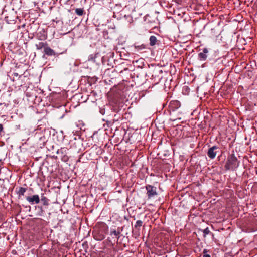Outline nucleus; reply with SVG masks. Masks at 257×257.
<instances>
[{
  "mask_svg": "<svg viewBox=\"0 0 257 257\" xmlns=\"http://www.w3.org/2000/svg\"><path fill=\"white\" fill-rule=\"evenodd\" d=\"M134 48L136 51H138L146 48V46L145 44H141L140 45H136V44L134 45Z\"/></svg>",
  "mask_w": 257,
  "mask_h": 257,
  "instance_id": "14",
  "label": "nucleus"
},
{
  "mask_svg": "<svg viewBox=\"0 0 257 257\" xmlns=\"http://www.w3.org/2000/svg\"><path fill=\"white\" fill-rule=\"evenodd\" d=\"M37 37L40 40H44L47 39V35L45 31L43 30L37 34Z\"/></svg>",
  "mask_w": 257,
  "mask_h": 257,
  "instance_id": "9",
  "label": "nucleus"
},
{
  "mask_svg": "<svg viewBox=\"0 0 257 257\" xmlns=\"http://www.w3.org/2000/svg\"><path fill=\"white\" fill-rule=\"evenodd\" d=\"M68 149L67 148H61L60 149L58 150L57 154H65L67 153Z\"/></svg>",
  "mask_w": 257,
  "mask_h": 257,
  "instance_id": "17",
  "label": "nucleus"
},
{
  "mask_svg": "<svg viewBox=\"0 0 257 257\" xmlns=\"http://www.w3.org/2000/svg\"><path fill=\"white\" fill-rule=\"evenodd\" d=\"M181 106L180 102L178 100H172L169 104V110L174 112Z\"/></svg>",
  "mask_w": 257,
  "mask_h": 257,
  "instance_id": "4",
  "label": "nucleus"
},
{
  "mask_svg": "<svg viewBox=\"0 0 257 257\" xmlns=\"http://www.w3.org/2000/svg\"><path fill=\"white\" fill-rule=\"evenodd\" d=\"M217 149H218V147L216 146H213L208 149L207 155L210 159H213L215 158L217 154V151L216 150Z\"/></svg>",
  "mask_w": 257,
  "mask_h": 257,
  "instance_id": "5",
  "label": "nucleus"
},
{
  "mask_svg": "<svg viewBox=\"0 0 257 257\" xmlns=\"http://www.w3.org/2000/svg\"><path fill=\"white\" fill-rule=\"evenodd\" d=\"M209 252L207 249H204L203 251V257H211L210 255L208 253Z\"/></svg>",
  "mask_w": 257,
  "mask_h": 257,
  "instance_id": "19",
  "label": "nucleus"
},
{
  "mask_svg": "<svg viewBox=\"0 0 257 257\" xmlns=\"http://www.w3.org/2000/svg\"><path fill=\"white\" fill-rule=\"evenodd\" d=\"M210 233V230L207 227L203 230L204 236L205 237L207 235H208Z\"/></svg>",
  "mask_w": 257,
  "mask_h": 257,
  "instance_id": "21",
  "label": "nucleus"
},
{
  "mask_svg": "<svg viewBox=\"0 0 257 257\" xmlns=\"http://www.w3.org/2000/svg\"><path fill=\"white\" fill-rule=\"evenodd\" d=\"M240 161L234 154L229 155L227 159L224 167L227 170H235L239 166Z\"/></svg>",
  "mask_w": 257,
  "mask_h": 257,
  "instance_id": "1",
  "label": "nucleus"
},
{
  "mask_svg": "<svg viewBox=\"0 0 257 257\" xmlns=\"http://www.w3.org/2000/svg\"><path fill=\"white\" fill-rule=\"evenodd\" d=\"M44 52L45 54H46L48 56H53L55 55L54 51L51 48L48 47L47 46L46 47H45Z\"/></svg>",
  "mask_w": 257,
  "mask_h": 257,
  "instance_id": "10",
  "label": "nucleus"
},
{
  "mask_svg": "<svg viewBox=\"0 0 257 257\" xmlns=\"http://www.w3.org/2000/svg\"><path fill=\"white\" fill-rule=\"evenodd\" d=\"M108 227L105 224H102L99 228H95L93 232V237L96 240L101 241L105 237Z\"/></svg>",
  "mask_w": 257,
  "mask_h": 257,
  "instance_id": "2",
  "label": "nucleus"
},
{
  "mask_svg": "<svg viewBox=\"0 0 257 257\" xmlns=\"http://www.w3.org/2000/svg\"><path fill=\"white\" fill-rule=\"evenodd\" d=\"M208 53V50L206 48L203 49V52L198 54V59L200 61H205L207 58V54Z\"/></svg>",
  "mask_w": 257,
  "mask_h": 257,
  "instance_id": "7",
  "label": "nucleus"
},
{
  "mask_svg": "<svg viewBox=\"0 0 257 257\" xmlns=\"http://www.w3.org/2000/svg\"><path fill=\"white\" fill-rule=\"evenodd\" d=\"M41 201L43 203V204L45 206H47L49 205V199L46 197L45 196H42L41 197Z\"/></svg>",
  "mask_w": 257,
  "mask_h": 257,
  "instance_id": "16",
  "label": "nucleus"
},
{
  "mask_svg": "<svg viewBox=\"0 0 257 257\" xmlns=\"http://www.w3.org/2000/svg\"><path fill=\"white\" fill-rule=\"evenodd\" d=\"M146 189L147 191V194L149 199L157 195L156 187L150 185H147L146 186Z\"/></svg>",
  "mask_w": 257,
  "mask_h": 257,
  "instance_id": "3",
  "label": "nucleus"
},
{
  "mask_svg": "<svg viewBox=\"0 0 257 257\" xmlns=\"http://www.w3.org/2000/svg\"><path fill=\"white\" fill-rule=\"evenodd\" d=\"M143 222L141 220H137L136 224L135 225V227L137 228L138 227H141L142 226Z\"/></svg>",
  "mask_w": 257,
  "mask_h": 257,
  "instance_id": "20",
  "label": "nucleus"
},
{
  "mask_svg": "<svg viewBox=\"0 0 257 257\" xmlns=\"http://www.w3.org/2000/svg\"><path fill=\"white\" fill-rule=\"evenodd\" d=\"M96 57V54H91L88 57V61L95 62V58Z\"/></svg>",
  "mask_w": 257,
  "mask_h": 257,
  "instance_id": "18",
  "label": "nucleus"
},
{
  "mask_svg": "<svg viewBox=\"0 0 257 257\" xmlns=\"http://www.w3.org/2000/svg\"><path fill=\"white\" fill-rule=\"evenodd\" d=\"M150 45L151 46H154L156 45V42L157 41V38L155 36H151L149 38Z\"/></svg>",
  "mask_w": 257,
  "mask_h": 257,
  "instance_id": "13",
  "label": "nucleus"
},
{
  "mask_svg": "<svg viewBox=\"0 0 257 257\" xmlns=\"http://www.w3.org/2000/svg\"><path fill=\"white\" fill-rule=\"evenodd\" d=\"M75 13L78 16H82L84 13V11L83 8H77L75 9Z\"/></svg>",
  "mask_w": 257,
  "mask_h": 257,
  "instance_id": "15",
  "label": "nucleus"
},
{
  "mask_svg": "<svg viewBox=\"0 0 257 257\" xmlns=\"http://www.w3.org/2000/svg\"><path fill=\"white\" fill-rule=\"evenodd\" d=\"M35 46L37 49L40 50L42 48L45 49V47H46L47 46V44L46 43L41 42L38 43V44H36Z\"/></svg>",
  "mask_w": 257,
  "mask_h": 257,
  "instance_id": "12",
  "label": "nucleus"
},
{
  "mask_svg": "<svg viewBox=\"0 0 257 257\" xmlns=\"http://www.w3.org/2000/svg\"><path fill=\"white\" fill-rule=\"evenodd\" d=\"M26 200L31 204H38L40 202V198L38 195H34L32 196H27Z\"/></svg>",
  "mask_w": 257,
  "mask_h": 257,
  "instance_id": "6",
  "label": "nucleus"
},
{
  "mask_svg": "<svg viewBox=\"0 0 257 257\" xmlns=\"http://www.w3.org/2000/svg\"><path fill=\"white\" fill-rule=\"evenodd\" d=\"M121 231L118 229L117 230L114 229H111L110 231V235L113 238H115L117 240L120 237Z\"/></svg>",
  "mask_w": 257,
  "mask_h": 257,
  "instance_id": "8",
  "label": "nucleus"
},
{
  "mask_svg": "<svg viewBox=\"0 0 257 257\" xmlns=\"http://www.w3.org/2000/svg\"><path fill=\"white\" fill-rule=\"evenodd\" d=\"M27 190V188L23 187H19L18 190L17 191V194L19 197L23 196Z\"/></svg>",
  "mask_w": 257,
  "mask_h": 257,
  "instance_id": "11",
  "label": "nucleus"
}]
</instances>
